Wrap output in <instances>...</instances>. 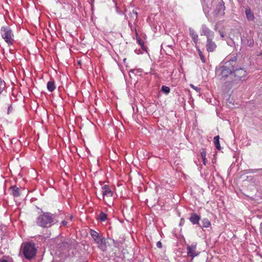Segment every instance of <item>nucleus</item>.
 <instances>
[{"mask_svg":"<svg viewBox=\"0 0 262 262\" xmlns=\"http://www.w3.org/2000/svg\"><path fill=\"white\" fill-rule=\"evenodd\" d=\"M59 216L50 212H43L36 219V224L42 228H49L59 221Z\"/></svg>","mask_w":262,"mask_h":262,"instance_id":"nucleus-1","label":"nucleus"},{"mask_svg":"<svg viewBox=\"0 0 262 262\" xmlns=\"http://www.w3.org/2000/svg\"><path fill=\"white\" fill-rule=\"evenodd\" d=\"M235 60H230L225 62L223 66L218 68L216 70V74L218 78L223 80H225L229 75H231L236 67Z\"/></svg>","mask_w":262,"mask_h":262,"instance_id":"nucleus-2","label":"nucleus"},{"mask_svg":"<svg viewBox=\"0 0 262 262\" xmlns=\"http://www.w3.org/2000/svg\"><path fill=\"white\" fill-rule=\"evenodd\" d=\"M1 34L2 38L9 45L13 44L14 34L9 26H3L1 29Z\"/></svg>","mask_w":262,"mask_h":262,"instance_id":"nucleus-3","label":"nucleus"},{"mask_svg":"<svg viewBox=\"0 0 262 262\" xmlns=\"http://www.w3.org/2000/svg\"><path fill=\"white\" fill-rule=\"evenodd\" d=\"M101 193L102 195L103 200L105 203L110 206L113 203V192L108 185H104L101 188Z\"/></svg>","mask_w":262,"mask_h":262,"instance_id":"nucleus-4","label":"nucleus"},{"mask_svg":"<svg viewBox=\"0 0 262 262\" xmlns=\"http://www.w3.org/2000/svg\"><path fill=\"white\" fill-rule=\"evenodd\" d=\"M22 252L27 259H32L36 254V249L35 245L29 243L25 244L23 248Z\"/></svg>","mask_w":262,"mask_h":262,"instance_id":"nucleus-5","label":"nucleus"},{"mask_svg":"<svg viewBox=\"0 0 262 262\" xmlns=\"http://www.w3.org/2000/svg\"><path fill=\"white\" fill-rule=\"evenodd\" d=\"M233 74L235 80H241L242 78L246 76L247 72L244 68H237L236 66V67L234 69Z\"/></svg>","mask_w":262,"mask_h":262,"instance_id":"nucleus-6","label":"nucleus"},{"mask_svg":"<svg viewBox=\"0 0 262 262\" xmlns=\"http://www.w3.org/2000/svg\"><path fill=\"white\" fill-rule=\"evenodd\" d=\"M187 250L188 256L191 257L192 258L198 256L200 253L196 251V244L188 245L187 247Z\"/></svg>","mask_w":262,"mask_h":262,"instance_id":"nucleus-7","label":"nucleus"},{"mask_svg":"<svg viewBox=\"0 0 262 262\" xmlns=\"http://www.w3.org/2000/svg\"><path fill=\"white\" fill-rule=\"evenodd\" d=\"M201 35L206 36L207 37V39H208L210 38H213L214 33L207 27H206L205 25H204L202 26V28Z\"/></svg>","mask_w":262,"mask_h":262,"instance_id":"nucleus-8","label":"nucleus"},{"mask_svg":"<svg viewBox=\"0 0 262 262\" xmlns=\"http://www.w3.org/2000/svg\"><path fill=\"white\" fill-rule=\"evenodd\" d=\"M90 234L96 243L98 244H101L103 243V238L100 234L95 230L91 229Z\"/></svg>","mask_w":262,"mask_h":262,"instance_id":"nucleus-9","label":"nucleus"},{"mask_svg":"<svg viewBox=\"0 0 262 262\" xmlns=\"http://www.w3.org/2000/svg\"><path fill=\"white\" fill-rule=\"evenodd\" d=\"M213 38L207 39L206 42V50L208 52H213L217 47L215 42L212 40Z\"/></svg>","mask_w":262,"mask_h":262,"instance_id":"nucleus-10","label":"nucleus"},{"mask_svg":"<svg viewBox=\"0 0 262 262\" xmlns=\"http://www.w3.org/2000/svg\"><path fill=\"white\" fill-rule=\"evenodd\" d=\"M11 193L14 197H18L20 195V189L16 186H12L10 188Z\"/></svg>","mask_w":262,"mask_h":262,"instance_id":"nucleus-11","label":"nucleus"},{"mask_svg":"<svg viewBox=\"0 0 262 262\" xmlns=\"http://www.w3.org/2000/svg\"><path fill=\"white\" fill-rule=\"evenodd\" d=\"M200 219L201 217L199 215H197L196 213H192L189 217V221L193 225L199 224Z\"/></svg>","mask_w":262,"mask_h":262,"instance_id":"nucleus-12","label":"nucleus"},{"mask_svg":"<svg viewBox=\"0 0 262 262\" xmlns=\"http://www.w3.org/2000/svg\"><path fill=\"white\" fill-rule=\"evenodd\" d=\"M242 40L244 44L249 47L252 46L254 44V40L250 36H247L246 37H243V38L242 39Z\"/></svg>","mask_w":262,"mask_h":262,"instance_id":"nucleus-13","label":"nucleus"},{"mask_svg":"<svg viewBox=\"0 0 262 262\" xmlns=\"http://www.w3.org/2000/svg\"><path fill=\"white\" fill-rule=\"evenodd\" d=\"M189 33H190V35L192 40H193L194 43L195 45H196L198 43V41L199 40L198 35L195 33L194 30L191 28L189 29Z\"/></svg>","mask_w":262,"mask_h":262,"instance_id":"nucleus-14","label":"nucleus"},{"mask_svg":"<svg viewBox=\"0 0 262 262\" xmlns=\"http://www.w3.org/2000/svg\"><path fill=\"white\" fill-rule=\"evenodd\" d=\"M245 13H246V17L249 20L252 21V20H254V14L253 12H252V11H251L250 8H248L246 10Z\"/></svg>","mask_w":262,"mask_h":262,"instance_id":"nucleus-15","label":"nucleus"},{"mask_svg":"<svg viewBox=\"0 0 262 262\" xmlns=\"http://www.w3.org/2000/svg\"><path fill=\"white\" fill-rule=\"evenodd\" d=\"M47 86L48 90L51 92H53L56 88L55 82L53 80L49 81L47 83Z\"/></svg>","mask_w":262,"mask_h":262,"instance_id":"nucleus-16","label":"nucleus"},{"mask_svg":"<svg viewBox=\"0 0 262 262\" xmlns=\"http://www.w3.org/2000/svg\"><path fill=\"white\" fill-rule=\"evenodd\" d=\"M219 138V136H215L213 138L214 145L218 150H220L221 149Z\"/></svg>","mask_w":262,"mask_h":262,"instance_id":"nucleus-17","label":"nucleus"},{"mask_svg":"<svg viewBox=\"0 0 262 262\" xmlns=\"http://www.w3.org/2000/svg\"><path fill=\"white\" fill-rule=\"evenodd\" d=\"M201 155L203 163L204 165H206L207 163V160L206 158V152L204 149H202L201 152Z\"/></svg>","mask_w":262,"mask_h":262,"instance_id":"nucleus-18","label":"nucleus"},{"mask_svg":"<svg viewBox=\"0 0 262 262\" xmlns=\"http://www.w3.org/2000/svg\"><path fill=\"white\" fill-rule=\"evenodd\" d=\"M98 219L102 222H105L107 219V215L105 213L102 211L100 213Z\"/></svg>","mask_w":262,"mask_h":262,"instance_id":"nucleus-19","label":"nucleus"},{"mask_svg":"<svg viewBox=\"0 0 262 262\" xmlns=\"http://www.w3.org/2000/svg\"><path fill=\"white\" fill-rule=\"evenodd\" d=\"M6 88V83L0 78V95L2 94Z\"/></svg>","mask_w":262,"mask_h":262,"instance_id":"nucleus-20","label":"nucleus"},{"mask_svg":"<svg viewBox=\"0 0 262 262\" xmlns=\"http://www.w3.org/2000/svg\"><path fill=\"white\" fill-rule=\"evenodd\" d=\"M203 227L208 228L211 226V223L208 219H204L202 221Z\"/></svg>","mask_w":262,"mask_h":262,"instance_id":"nucleus-21","label":"nucleus"},{"mask_svg":"<svg viewBox=\"0 0 262 262\" xmlns=\"http://www.w3.org/2000/svg\"><path fill=\"white\" fill-rule=\"evenodd\" d=\"M197 51L198 52L199 55L203 63L205 62V57L203 54V52L201 51V50L199 48H196Z\"/></svg>","mask_w":262,"mask_h":262,"instance_id":"nucleus-22","label":"nucleus"},{"mask_svg":"<svg viewBox=\"0 0 262 262\" xmlns=\"http://www.w3.org/2000/svg\"><path fill=\"white\" fill-rule=\"evenodd\" d=\"M225 8V7L224 5H222L221 4L217 6V12L216 13V14H219L220 13V11H221V10L223 11H224ZM223 14H224V12H223Z\"/></svg>","mask_w":262,"mask_h":262,"instance_id":"nucleus-23","label":"nucleus"},{"mask_svg":"<svg viewBox=\"0 0 262 262\" xmlns=\"http://www.w3.org/2000/svg\"><path fill=\"white\" fill-rule=\"evenodd\" d=\"M161 90L163 92L165 93L166 94L169 93L170 92L169 88L168 86H165V85H163L162 86Z\"/></svg>","mask_w":262,"mask_h":262,"instance_id":"nucleus-24","label":"nucleus"},{"mask_svg":"<svg viewBox=\"0 0 262 262\" xmlns=\"http://www.w3.org/2000/svg\"><path fill=\"white\" fill-rule=\"evenodd\" d=\"M137 41L138 42L139 44L141 46L142 49H143V47L144 46V41L140 38L137 39Z\"/></svg>","mask_w":262,"mask_h":262,"instance_id":"nucleus-25","label":"nucleus"},{"mask_svg":"<svg viewBox=\"0 0 262 262\" xmlns=\"http://www.w3.org/2000/svg\"><path fill=\"white\" fill-rule=\"evenodd\" d=\"M157 247L159 248H161L162 247V243L160 241L158 242L157 243Z\"/></svg>","mask_w":262,"mask_h":262,"instance_id":"nucleus-26","label":"nucleus"},{"mask_svg":"<svg viewBox=\"0 0 262 262\" xmlns=\"http://www.w3.org/2000/svg\"><path fill=\"white\" fill-rule=\"evenodd\" d=\"M61 224H62V225L63 226H67V224H68V223H67V222H66V221H62L61 222Z\"/></svg>","mask_w":262,"mask_h":262,"instance_id":"nucleus-27","label":"nucleus"},{"mask_svg":"<svg viewBox=\"0 0 262 262\" xmlns=\"http://www.w3.org/2000/svg\"><path fill=\"white\" fill-rule=\"evenodd\" d=\"M221 36L223 38L224 37V34L223 32H220Z\"/></svg>","mask_w":262,"mask_h":262,"instance_id":"nucleus-28","label":"nucleus"},{"mask_svg":"<svg viewBox=\"0 0 262 262\" xmlns=\"http://www.w3.org/2000/svg\"><path fill=\"white\" fill-rule=\"evenodd\" d=\"M0 262H8V261L6 259H3Z\"/></svg>","mask_w":262,"mask_h":262,"instance_id":"nucleus-29","label":"nucleus"}]
</instances>
